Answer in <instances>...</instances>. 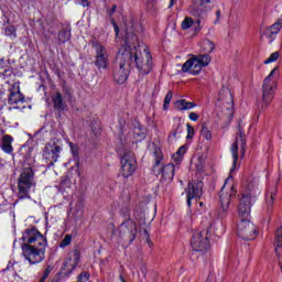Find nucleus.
I'll list each match as a JSON object with an SVG mask.
<instances>
[{
  "label": "nucleus",
  "instance_id": "nucleus-42",
  "mask_svg": "<svg viewBox=\"0 0 282 282\" xmlns=\"http://www.w3.org/2000/svg\"><path fill=\"white\" fill-rule=\"evenodd\" d=\"M112 25L116 32V36H118V34H120V28L118 26V24L116 23V21H112Z\"/></svg>",
  "mask_w": 282,
  "mask_h": 282
},
{
  "label": "nucleus",
  "instance_id": "nucleus-18",
  "mask_svg": "<svg viewBox=\"0 0 282 282\" xmlns=\"http://www.w3.org/2000/svg\"><path fill=\"white\" fill-rule=\"evenodd\" d=\"M8 102L9 105H19L13 107V109H25V96L21 94L19 86L17 89L10 91Z\"/></svg>",
  "mask_w": 282,
  "mask_h": 282
},
{
  "label": "nucleus",
  "instance_id": "nucleus-50",
  "mask_svg": "<svg viewBox=\"0 0 282 282\" xmlns=\"http://www.w3.org/2000/svg\"><path fill=\"white\" fill-rule=\"evenodd\" d=\"M200 206H204V203H199Z\"/></svg>",
  "mask_w": 282,
  "mask_h": 282
},
{
  "label": "nucleus",
  "instance_id": "nucleus-48",
  "mask_svg": "<svg viewBox=\"0 0 282 282\" xmlns=\"http://www.w3.org/2000/svg\"><path fill=\"white\" fill-rule=\"evenodd\" d=\"M144 235H145L147 239H149V231H147V229L144 230Z\"/></svg>",
  "mask_w": 282,
  "mask_h": 282
},
{
  "label": "nucleus",
  "instance_id": "nucleus-28",
  "mask_svg": "<svg viewBox=\"0 0 282 282\" xmlns=\"http://www.w3.org/2000/svg\"><path fill=\"white\" fill-rule=\"evenodd\" d=\"M76 265H78V260L72 262V259H69L64 262L63 270H66V272L70 274V272H74V270H76Z\"/></svg>",
  "mask_w": 282,
  "mask_h": 282
},
{
  "label": "nucleus",
  "instance_id": "nucleus-5",
  "mask_svg": "<svg viewBox=\"0 0 282 282\" xmlns=\"http://www.w3.org/2000/svg\"><path fill=\"white\" fill-rule=\"evenodd\" d=\"M219 100H221V104H219L217 108V116L220 118V120L230 122V120H232V116L235 115V111L232 110V94L228 89H224L219 94Z\"/></svg>",
  "mask_w": 282,
  "mask_h": 282
},
{
  "label": "nucleus",
  "instance_id": "nucleus-32",
  "mask_svg": "<svg viewBox=\"0 0 282 282\" xmlns=\"http://www.w3.org/2000/svg\"><path fill=\"white\" fill-rule=\"evenodd\" d=\"M171 100H173V91H167L165 99H164V105H163V109L166 110L169 109V105H171Z\"/></svg>",
  "mask_w": 282,
  "mask_h": 282
},
{
  "label": "nucleus",
  "instance_id": "nucleus-41",
  "mask_svg": "<svg viewBox=\"0 0 282 282\" xmlns=\"http://www.w3.org/2000/svg\"><path fill=\"white\" fill-rule=\"evenodd\" d=\"M80 6H83L84 8H89L90 3L89 0H78Z\"/></svg>",
  "mask_w": 282,
  "mask_h": 282
},
{
  "label": "nucleus",
  "instance_id": "nucleus-46",
  "mask_svg": "<svg viewBox=\"0 0 282 282\" xmlns=\"http://www.w3.org/2000/svg\"><path fill=\"white\" fill-rule=\"evenodd\" d=\"M173 6H175V0H170V6H169V8H173Z\"/></svg>",
  "mask_w": 282,
  "mask_h": 282
},
{
  "label": "nucleus",
  "instance_id": "nucleus-9",
  "mask_svg": "<svg viewBox=\"0 0 282 282\" xmlns=\"http://www.w3.org/2000/svg\"><path fill=\"white\" fill-rule=\"evenodd\" d=\"M118 237L123 241L133 243L135 237H138V225L133 220H126L118 228Z\"/></svg>",
  "mask_w": 282,
  "mask_h": 282
},
{
  "label": "nucleus",
  "instance_id": "nucleus-39",
  "mask_svg": "<svg viewBox=\"0 0 282 282\" xmlns=\"http://www.w3.org/2000/svg\"><path fill=\"white\" fill-rule=\"evenodd\" d=\"M196 25L194 29L195 34H198L202 32V19L196 20Z\"/></svg>",
  "mask_w": 282,
  "mask_h": 282
},
{
  "label": "nucleus",
  "instance_id": "nucleus-27",
  "mask_svg": "<svg viewBox=\"0 0 282 282\" xmlns=\"http://www.w3.org/2000/svg\"><path fill=\"white\" fill-rule=\"evenodd\" d=\"M196 58V61H198V63L203 66V67H208V65H210V55H208V53L203 54V55H196L194 56Z\"/></svg>",
  "mask_w": 282,
  "mask_h": 282
},
{
  "label": "nucleus",
  "instance_id": "nucleus-22",
  "mask_svg": "<svg viewBox=\"0 0 282 282\" xmlns=\"http://www.w3.org/2000/svg\"><path fill=\"white\" fill-rule=\"evenodd\" d=\"M158 175H162V180L165 182H173V177H175V165L173 163L164 165L159 170Z\"/></svg>",
  "mask_w": 282,
  "mask_h": 282
},
{
  "label": "nucleus",
  "instance_id": "nucleus-2",
  "mask_svg": "<svg viewBox=\"0 0 282 282\" xmlns=\"http://www.w3.org/2000/svg\"><path fill=\"white\" fill-rule=\"evenodd\" d=\"M131 47L121 46L116 57V68L113 70V80L118 85H124L131 72Z\"/></svg>",
  "mask_w": 282,
  "mask_h": 282
},
{
  "label": "nucleus",
  "instance_id": "nucleus-10",
  "mask_svg": "<svg viewBox=\"0 0 282 282\" xmlns=\"http://www.w3.org/2000/svg\"><path fill=\"white\" fill-rule=\"evenodd\" d=\"M93 47L95 50L94 64L96 67L98 69H109V53H107V47L98 42H93Z\"/></svg>",
  "mask_w": 282,
  "mask_h": 282
},
{
  "label": "nucleus",
  "instance_id": "nucleus-37",
  "mask_svg": "<svg viewBox=\"0 0 282 282\" xmlns=\"http://www.w3.org/2000/svg\"><path fill=\"white\" fill-rule=\"evenodd\" d=\"M187 127V140H193V135H195V128H193V126H191L189 123L186 124Z\"/></svg>",
  "mask_w": 282,
  "mask_h": 282
},
{
  "label": "nucleus",
  "instance_id": "nucleus-20",
  "mask_svg": "<svg viewBox=\"0 0 282 282\" xmlns=\"http://www.w3.org/2000/svg\"><path fill=\"white\" fill-rule=\"evenodd\" d=\"M51 100L53 102L54 111L61 113L63 111H67V102L63 99V94L61 91H56L52 95Z\"/></svg>",
  "mask_w": 282,
  "mask_h": 282
},
{
  "label": "nucleus",
  "instance_id": "nucleus-35",
  "mask_svg": "<svg viewBox=\"0 0 282 282\" xmlns=\"http://www.w3.org/2000/svg\"><path fill=\"white\" fill-rule=\"evenodd\" d=\"M185 153H186V148H185V145H182V147L177 150V152H176L177 158L175 159V161H176V162H182V160H183V156H182V155H184Z\"/></svg>",
  "mask_w": 282,
  "mask_h": 282
},
{
  "label": "nucleus",
  "instance_id": "nucleus-23",
  "mask_svg": "<svg viewBox=\"0 0 282 282\" xmlns=\"http://www.w3.org/2000/svg\"><path fill=\"white\" fill-rule=\"evenodd\" d=\"M276 193H279V187L276 186V184L271 185L265 196V205L268 209L274 206V198L276 197Z\"/></svg>",
  "mask_w": 282,
  "mask_h": 282
},
{
  "label": "nucleus",
  "instance_id": "nucleus-4",
  "mask_svg": "<svg viewBox=\"0 0 282 282\" xmlns=\"http://www.w3.org/2000/svg\"><path fill=\"white\" fill-rule=\"evenodd\" d=\"M36 188L34 181V170L28 166L22 169L18 177V197L19 199H30V189Z\"/></svg>",
  "mask_w": 282,
  "mask_h": 282
},
{
  "label": "nucleus",
  "instance_id": "nucleus-6",
  "mask_svg": "<svg viewBox=\"0 0 282 282\" xmlns=\"http://www.w3.org/2000/svg\"><path fill=\"white\" fill-rule=\"evenodd\" d=\"M274 72H276V68H273L269 76L264 78L263 85H262V100L263 105L265 107L270 106V102L274 100V89H276V79H274Z\"/></svg>",
  "mask_w": 282,
  "mask_h": 282
},
{
  "label": "nucleus",
  "instance_id": "nucleus-33",
  "mask_svg": "<svg viewBox=\"0 0 282 282\" xmlns=\"http://www.w3.org/2000/svg\"><path fill=\"white\" fill-rule=\"evenodd\" d=\"M279 52L272 53L265 61L264 64L269 65V63H274L275 61H279Z\"/></svg>",
  "mask_w": 282,
  "mask_h": 282
},
{
  "label": "nucleus",
  "instance_id": "nucleus-29",
  "mask_svg": "<svg viewBox=\"0 0 282 282\" xmlns=\"http://www.w3.org/2000/svg\"><path fill=\"white\" fill-rule=\"evenodd\" d=\"M193 25H195V20H193V18L191 17H186L181 23V30L183 31L191 30Z\"/></svg>",
  "mask_w": 282,
  "mask_h": 282
},
{
  "label": "nucleus",
  "instance_id": "nucleus-7",
  "mask_svg": "<svg viewBox=\"0 0 282 282\" xmlns=\"http://www.w3.org/2000/svg\"><path fill=\"white\" fill-rule=\"evenodd\" d=\"M237 195V189H235V184L232 181V176L226 178L225 184L220 191V206L223 208V213H226L230 206L231 197Z\"/></svg>",
  "mask_w": 282,
  "mask_h": 282
},
{
  "label": "nucleus",
  "instance_id": "nucleus-31",
  "mask_svg": "<svg viewBox=\"0 0 282 282\" xmlns=\"http://www.w3.org/2000/svg\"><path fill=\"white\" fill-rule=\"evenodd\" d=\"M70 34L67 31H62L58 33V41L59 43H67L69 41Z\"/></svg>",
  "mask_w": 282,
  "mask_h": 282
},
{
  "label": "nucleus",
  "instance_id": "nucleus-15",
  "mask_svg": "<svg viewBox=\"0 0 282 282\" xmlns=\"http://www.w3.org/2000/svg\"><path fill=\"white\" fill-rule=\"evenodd\" d=\"M238 134L236 137V141L231 147V154L234 159V169L237 166V162H239V145L241 147L242 153H246V133L239 127Z\"/></svg>",
  "mask_w": 282,
  "mask_h": 282
},
{
  "label": "nucleus",
  "instance_id": "nucleus-44",
  "mask_svg": "<svg viewBox=\"0 0 282 282\" xmlns=\"http://www.w3.org/2000/svg\"><path fill=\"white\" fill-rule=\"evenodd\" d=\"M13 32H14V29L11 26V28H8L7 30H6V34H13Z\"/></svg>",
  "mask_w": 282,
  "mask_h": 282
},
{
  "label": "nucleus",
  "instance_id": "nucleus-13",
  "mask_svg": "<svg viewBox=\"0 0 282 282\" xmlns=\"http://www.w3.org/2000/svg\"><path fill=\"white\" fill-rule=\"evenodd\" d=\"M61 151L58 144L56 143H46L44 151H43V158L48 164V166H54L56 162H58V158H61Z\"/></svg>",
  "mask_w": 282,
  "mask_h": 282
},
{
  "label": "nucleus",
  "instance_id": "nucleus-38",
  "mask_svg": "<svg viewBox=\"0 0 282 282\" xmlns=\"http://www.w3.org/2000/svg\"><path fill=\"white\" fill-rule=\"evenodd\" d=\"M51 273H52V267L48 265L44 270V273H43L42 278L40 279V282H45V279H47V276H50Z\"/></svg>",
  "mask_w": 282,
  "mask_h": 282
},
{
  "label": "nucleus",
  "instance_id": "nucleus-11",
  "mask_svg": "<svg viewBox=\"0 0 282 282\" xmlns=\"http://www.w3.org/2000/svg\"><path fill=\"white\" fill-rule=\"evenodd\" d=\"M138 169V162L135 161V155L131 152H127L121 158V170L120 175L122 177H131Z\"/></svg>",
  "mask_w": 282,
  "mask_h": 282
},
{
  "label": "nucleus",
  "instance_id": "nucleus-36",
  "mask_svg": "<svg viewBox=\"0 0 282 282\" xmlns=\"http://www.w3.org/2000/svg\"><path fill=\"white\" fill-rule=\"evenodd\" d=\"M89 272L83 271L78 276H77V282H88L89 281Z\"/></svg>",
  "mask_w": 282,
  "mask_h": 282
},
{
  "label": "nucleus",
  "instance_id": "nucleus-25",
  "mask_svg": "<svg viewBox=\"0 0 282 282\" xmlns=\"http://www.w3.org/2000/svg\"><path fill=\"white\" fill-rule=\"evenodd\" d=\"M175 107L180 111H186L188 109H193L195 107V102L186 101V99H180L175 102Z\"/></svg>",
  "mask_w": 282,
  "mask_h": 282
},
{
  "label": "nucleus",
  "instance_id": "nucleus-12",
  "mask_svg": "<svg viewBox=\"0 0 282 282\" xmlns=\"http://www.w3.org/2000/svg\"><path fill=\"white\" fill-rule=\"evenodd\" d=\"M191 246L195 252H208L210 241L208 240L206 231H195L192 237Z\"/></svg>",
  "mask_w": 282,
  "mask_h": 282
},
{
  "label": "nucleus",
  "instance_id": "nucleus-19",
  "mask_svg": "<svg viewBox=\"0 0 282 282\" xmlns=\"http://www.w3.org/2000/svg\"><path fill=\"white\" fill-rule=\"evenodd\" d=\"M204 66L197 61L195 56L186 61L182 66V72H189L193 76H197Z\"/></svg>",
  "mask_w": 282,
  "mask_h": 282
},
{
  "label": "nucleus",
  "instance_id": "nucleus-1",
  "mask_svg": "<svg viewBox=\"0 0 282 282\" xmlns=\"http://www.w3.org/2000/svg\"><path fill=\"white\" fill-rule=\"evenodd\" d=\"M22 254L30 265L45 261L47 238L36 228H29L22 235Z\"/></svg>",
  "mask_w": 282,
  "mask_h": 282
},
{
  "label": "nucleus",
  "instance_id": "nucleus-30",
  "mask_svg": "<svg viewBox=\"0 0 282 282\" xmlns=\"http://www.w3.org/2000/svg\"><path fill=\"white\" fill-rule=\"evenodd\" d=\"M200 135L205 138V140H213V133L210 132V130H208V126H206V123L202 124Z\"/></svg>",
  "mask_w": 282,
  "mask_h": 282
},
{
  "label": "nucleus",
  "instance_id": "nucleus-8",
  "mask_svg": "<svg viewBox=\"0 0 282 282\" xmlns=\"http://www.w3.org/2000/svg\"><path fill=\"white\" fill-rule=\"evenodd\" d=\"M257 227L248 218H240L237 225V235L245 241H252L257 238Z\"/></svg>",
  "mask_w": 282,
  "mask_h": 282
},
{
  "label": "nucleus",
  "instance_id": "nucleus-3",
  "mask_svg": "<svg viewBox=\"0 0 282 282\" xmlns=\"http://www.w3.org/2000/svg\"><path fill=\"white\" fill-rule=\"evenodd\" d=\"M131 50V64L135 63L137 69L142 76L151 74L153 72V57L151 56V51L145 46L142 51H138V47Z\"/></svg>",
  "mask_w": 282,
  "mask_h": 282
},
{
  "label": "nucleus",
  "instance_id": "nucleus-16",
  "mask_svg": "<svg viewBox=\"0 0 282 282\" xmlns=\"http://www.w3.org/2000/svg\"><path fill=\"white\" fill-rule=\"evenodd\" d=\"M252 202V194L249 191H246L241 194L238 205V215L240 219H248L250 217V206Z\"/></svg>",
  "mask_w": 282,
  "mask_h": 282
},
{
  "label": "nucleus",
  "instance_id": "nucleus-49",
  "mask_svg": "<svg viewBox=\"0 0 282 282\" xmlns=\"http://www.w3.org/2000/svg\"><path fill=\"white\" fill-rule=\"evenodd\" d=\"M120 279H121L122 282H127V281H124V278L121 276Z\"/></svg>",
  "mask_w": 282,
  "mask_h": 282
},
{
  "label": "nucleus",
  "instance_id": "nucleus-21",
  "mask_svg": "<svg viewBox=\"0 0 282 282\" xmlns=\"http://www.w3.org/2000/svg\"><path fill=\"white\" fill-rule=\"evenodd\" d=\"M281 28H282V18L278 19L276 22L273 23L272 25L265 28L263 31V36L268 39L269 43H272V41H274L275 34L281 32Z\"/></svg>",
  "mask_w": 282,
  "mask_h": 282
},
{
  "label": "nucleus",
  "instance_id": "nucleus-45",
  "mask_svg": "<svg viewBox=\"0 0 282 282\" xmlns=\"http://www.w3.org/2000/svg\"><path fill=\"white\" fill-rule=\"evenodd\" d=\"M158 166H160V160H156V162H155L154 172L158 171Z\"/></svg>",
  "mask_w": 282,
  "mask_h": 282
},
{
  "label": "nucleus",
  "instance_id": "nucleus-14",
  "mask_svg": "<svg viewBox=\"0 0 282 282\" xmlns=\"http://www.w3.org/2000/svg\"><path fill=\"white\" fill-rule=\"evenodd\" d=\"M204 182L194 181L189 182L187 185V206H192V199H199L204 195Z\"/></svg>",
  "mask_w": 282,
  "mask_h": 282
},
{
  "label": "nucleus",
  "instance_id": "nucleus-40",
  "mask_svg": "<svg viewBox=\"0 0 282 282\" xmlns=\"http://www.w3.org/2000/svg\"><path fill=\"white\" fill-rule=\"evenodd\" d=\"M189 120H192L193 122H197V120H199V115H197L196 112H191Z\"/></svg>",
  "mask_w": 282,
  "mask_h": 282
},
{
  "label": "nucleus",
  "instance_id": "nucleus-17",
  "mask_svg": "<svg viewBox=\"0 0 282 282\" xmlns=\"http://www.w3.org/2000/svg\"><path fill=\"white\" fill-rule=\"evenodd\" d=\"M212 2L213 0H193L192 14L198 19H204L206 12L210 10Z\"/></svg>",
  "mask_w": 282,
  "mask_h": 282
},
{
  "label": "nucleus",
  "instance_id": "nucleus-24",
  "mask_svg": "<svg viewBox=\"0 0 282 282\" xmlns=\"http://www.w3.org/2000/svg\"><path fill=\"white\" fill-rule=\"evenodd\" d=\"M12 142H14V139L10 134H4L2 137L1 141V149L4 153L11 154L14 151V148L12 147Z\"/></svg>",
  "mask_w": 282,
  "mask_h": 282
},
{
  "label": "nucleus",
  "instance_id": "nucleus-43",
  "mask_svg": "<svg viewBox=\"0 0 282 282\" xmlns=\"http://www.w3.org/2000/svg\"><path fill=\"white\" fill-rule=\"evenodd\" d=\"M116 10H118V6L113 4L109 12L110 17H113V13L116 12Z\"/></svg>",
  "mask_w": 282,
  "mask_h": 282
},
{
  "label": "nucleus",
  "instance_id": "nucleus-26",
  "mask_svg": "<svg viewBox=\"0 0 282 282\" xmlns=\"http://www.w3.org/2000/svg\"><path fill=\"white\" fill-rule=\"evenodd\" d=\"M215 50V43L210 40H204L202 42V51L205 52V54H212V52Z\"/></svg>",
  "mask_w": 282,
  "mask_h": 282
},
{
  "label": "nucleus",
  "instance_id": "nucleus-47",
  "mask_svg": "<svg viewBox=\"0 0 282 282\" xmlns=\"http://www.w3.org/2000/svg\"><path fill=\"white\" fill-rule=\"evenodd\" d=\"M216 17H217V19H219V17H221V11H216Z\"/></svg>",
  "mask_w": 282,
  "mask_h": 282
},
{
  "label": "nucleus",
  "instance_id": "nucleus-34",
  "mask_svg": "<svg viewBox=\"0 0 282 282\" xmlns=\"http://www.w3.org/2000/svg\"><path fill=\"white\" fill-rule=\"evenodd\" d=\"M70 243H72V236L70 235H66L64 237V239L61 241L59 248H67V246H69Z\"/></svg>",
  "mask_w": 282,
  "mask_h": 282
}]
</instances>
